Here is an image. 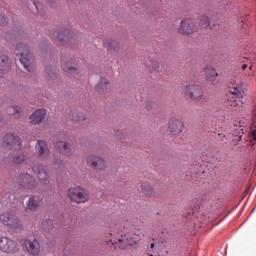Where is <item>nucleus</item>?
<instances>
[{
	"instance_id": "f257e3e1",
	"label": "nucleus",
	"mask_w": 256,
	"mask_h": 256,
	"mask_svg": "<svg viewBox=\"0 0 256 256\" xmlns=\"http://www.w3.org/2000/svg\"><path fill=\"white\" fill-rule=\"evenodd\" d=\"M16 55L20 57V63H22L24 69L29 73H33L35 71V58L33 54L29 52V46L25 44H18L16 46Z\"/></svg>"
},
{
	"instance_id": "f03ea898",
	"label": "nucleus",
	"mask_w": 256,
	"mask_h": 256,
	"mask_svg": "<svg viewBox=\"0 0 256 256\" xmlns=\"http://www.w3.org/2000/svg\"><path fill=\"white\" fill-rule=\"evenodd\" d=\"M143 239V232L139 229H131L124 234H121L120 238H116L119 243L120 249H127V247H133L137 245L139 240Z\"/></svg>"
},
{
	"instance_id": "7ed1b4c3",
	"label": "nucleus",
	"mask_w": 256,
	"mask_h": 256,
	"mask_svg": "<svg viewBox=\"0 0 256 256\" xmlns=\"http://www.w3.org/2000/svg\"><path fill=\"white\" fill-rule=\"evenodd\" d=\"M0 223L5 225L15 233H19V231H23V223L13 212H4L0 215Z\"/></svg>"
},
{
	"instance_id": "20e7f679",
	"label": "nucleus",
	"mask_w": 256,
	"mask_h": 256,
	"mask_svg": "<svg viewBox=\"0 0 256 256\" xmlns=\"http://www.w3.org/2000/svg\"><path fill=\"white\" fill-rule=\"evenodd\" d=\"M68 197L72 201V203H77L81 205V203H87L89 201V194L85 192V189L82 187H74L68 190Z\"/></svg>"
},
{
	"instance_id": "39448f33",
	"label": "nucleus",
	"mask_w": 256,
	"mask_h": 256,
	"mask_svg": "<svg viewBox=\"0 0 256 256\" xmlns=\"http://www.w3.org/2000/svg\"><path fill=\"white\" fill-rule=\"evenodd\" d=\"M88 167L94 169V171H105L107 169V161L101 158V156L90 154L86 157Z\"/></svg>"
},
{
	"instance_id": "423d86ee",
	"label": "nucleus",
	"mask_w": 256,
	"mask_h": 256,
	"mask_svg": "<svg viewBox=\"0 0 256 256\" xmlns=\"http://www.w3.org/2000/svg\"><path fill=\"white\" fill-rule=\"evenodd\" d=\"M0 251H3V253H17L19 251V244L9 237H1Z\"/></svg>"
},
{
	"instance_id": "0eeeda50",
	"label": "nucleus",
	"mask_w": 256,
	"mask_h": 256,
	"mask_svg": "<svg viewBox=\"0 0 256 256\" xmlns=\"http://www.w3.org/2000/svg\"><path fill=\"white\" fill-rule=\"evenodd\" d=\"M184 93L186 97H189V99H193V101H197V99H201L204 95L203 88H201L197 84L187 85Z\"/></svg>"
},
{
	"instance_id": "6e6552de",
	"label": "nucleus",
	"mask_w": 256,
	"mask_h": 256,
	"mask_svg": "<svg viewBox=\"0 0 256 256\" xmlns=\"http://www.w3.org/2000/svg\"><path fill=\"white\" fill-rule=\"evenodd\" d=\"M21 139L19 138V136H15L13 134H6L4 136V140H3V147H5V149H15V151L21 149Z\"/></svg>"
},
{
	"instance_id": "1a4fd4ad",
	"label": "nucleus",
	"mask_w": 256,
	"mask_h": 256,
	"mask_svg": "<svg viewBox=\"0 0 256 256\" xmlns=\"http://www.w3.org/2000/svg\"><path fill=\"white\" fill-rule=\"evenodd\" d=\"M35 152L42 161H49L51 153L49 152V146L44 140H38L35 145Z\"/></svg>"
},
{
	"instance_id": "9d476101",
	"label": "nucleus",
	"mask_w": 256,
	"mask_h": 256,
	"mask_svg": "<svg viewBox=\"0 0 256 256\" xmlns=\"http://www.w3.org/2000/svg\"><path fill=\"white\" fill-rule=\"evenodd\" d=\"M18 183L24 189H36L37 188V181L33 176L28 173H23L18 178Z\"/></svg>"
},
{
	"instance_id": "9b49d317",
	"label": "nucleus",
	"mask_w": 256,
	"mask_h": 256,
	"mask_svg": "<svg viewBox=\"0 0 256 256\" xmlns=\"http://www.w3.org/2000/svg\"><path fill=\"white\" fill-rule=\"evenodd\" d=\"M32 170L34 171V173L37 174V177H38L40 183H42V185H48L49 173L47 172V167H45L43 165H38L37 167L32 166Z\"/></svg>"
},
{
	"instance_id": "f8f14e48",
	"label": "nucleus",
	"mask_w": 256,
	"mask_h": 256,
	"mask_svg": "<svg viewBox=\"0 0 256 256\" xmlns=\"http://www.w3.org/2000/svg\"><path fill=\"white\" fill-rule=\"evenodd\" d=\"M178 31L182 35H191L195 33V22L191 19L182 20Z\"/></svg>"
},
{
	"instance_id": "ddd939ff",
	"label": "nucleus",
	"mask_w": 256,
	"mask_h": 256,
	"mask_svg": "<svg viewBox=\"0 0 256 256\" xmlns=\"http://www.w3.org/2000/svg\"><path fill=\"white\" fill-rule=\"evenodd\" d=\"M185 125L183 121L172 118L168 122V129L171 135H179V133H183Z\"/></svg>"
},
{
	"instance_id": "4468645a",
	"label": "nucleus",
	"mask_w": 256,
	"mask_h": 256,
	"mask_svg": "<svg viewBox=\"0 0 256 256\" xmlns=\"http://www.w3.org/2000/svg\"><path fill=\"white\" fill-rule=\"evenodd\" d=\"M24 247L30 255L38 256L41 253V245L37 240H25Z\"/></svg>"
},
{
	"instance_id": "2eb2a0df",
	"label": "nucleus",
	"mask_w": 256,
	"mask_h": 256,
	"mask_svg": "<svg viewBox=\"0 0 256 256\" xmlns=\"http://www.w3.org/2000/svg\"><path fill=\"white\" fill-rule=\"evenodd\" d=\"M47 116V111L45 109H38L29 117L30 123L32 125H39Z\"/></svg>"
},
{
	"instance_id": "dca6fc26",
	"label": "nucleus",
	"mask_w": 256,
	"mask_h": 256,
	"mask_svg": "<svg viewBox=\"0 0 256 256\" xmlns=\"http://www.w3.org/2000/svg\"><path fill=\"white\" fill-rule=\"evenodd\" d=\"M11 69V65H9V57L3 55L0 57V77L5 75L6 71Z\"/></svg>"
},
{
	"instance_id": "f3484780",
	"label": "nucleus",
	"mask_w": 256,
	"mask_h": 256,
	"mask_svg": "<svg viewBox=\"0 0 256 256\" xmlns=\"http://www.w3.org/2000/svg\"><path fill=\"white\" fill-rule=\"evenodd\" d=\"M95 89L98 93H102V94L107 93V91H109V80H107L106 78L101 77L100 82L95 87Z\"/></svg>"
},
{
	"instance_id": "a211bd4d",
	"label": "nucleus",
	"mask_w": 256,
	"mask_h": 256,
	"mask_svg": "<svg viewBox=\"0 0 256 256\" xmlns=\"http://www.w3.org/2000/svg\"><path fill=\"white\" fill-rule=\"evenodd\" d=\"M56 149H60V151H62V153H64V155H68L71 156L73 155V148L71 147V145L67 144V142H58L56 144Z\"/></svg>"
},
{
	"instance_id": "6ab92c4d",
	"label": "nucleus",
	"mask_w": 256,
	"mask_h": 256,
	"mask_svg": "<svg viewBox=\"0 0 256 256\" xmlns=\"http://www.w3.org/2000/svg\"><path fill=\"white\" fill-rule=\"evenodd\" d=\"M56 39L59 43L65 45V43H69V30L62 29L56 33Z\"/></svg>"
},
{
	"instance_id": "aec40b11",
	"label": "nucleus",
	"mask_w": 256,
	"mask_h": 256,
	"mask_svg": "<svg viewBox=\"0 0 256 256\" xmlns=\"http://www.w3.org/2000/svg\"><path fill=\"white\" fill-rule=\"evenodd\" d=\"M145 65L147 69L150 71V73H155L159 71V62L153 58L146 59Z\"/></svg>"
},
{
	"instance_id": "412c9836",
	"label": "nucleus",
	"mask_w": 256,
	"mask_h": 256,
	"mask_svg": "<svg viewBox=\"0 0 256 256\" xmlns=\"http://www.w3.org/2000/svg\"><path fill=\"white\" fill-rule=\"evenodd\" d=\"M39 205H41V202L39 201V197L32 196L28 200L27 209H29V211H37V209H39Z\"/></svg>"
},
{
	"instance_id": "4be33fe9",
	"label": "nucleus",
	"mask_w": 256,
	"mask_h": 256,
	"mask_svg": "<svg viewBox=\"0 0 256 256\" xmlns=\"http://www.w3.org/2000/svg\"><path fill=\"white\" fill-rule=\"evenodd\" d=\"M70 119L72 121H75L76 123H79L80 121H85V119H87V116L82 112L72 110L70 112Z\"/></svg>"
},
{
	"instance_id": "5701e85b",
	"label": "nucleus",
	"mask_w": 256,
	"mask_h": 256,
	"mask_svg": "<svg viewBox=\"0 0 256 256\" xmlns=\"http://www.w3.org/2000/svg\"><path fill=\"white\" fill-rule=\"evenodd\" d=\"M104 47L109 51H119V43L115 40L107 39L104 41Z\"/></svg>"
},
{
	"instance_id": "b1692460",
	"label": "nucleus",
	"mask_w": 256,
	"mask_h": 256,
	"mask_svg": "<svg viewBox=\"0 0 256 256\" xmlns=\"http://www.w3.org/2000/svg\"><path fill=\"white\" fill-rule=\"evenodd\" d=\"M204 73L209 81H214V79L217 78V71H215V68L211 66H207L204 69Z\"/></svg>"
},
{
	"instance_id": "393cba45",
	"label": "nucleus",
	"mask_w": 256,
	"mask_h": 256,
	"mask_svg": "<svg viewBox=\"0 0 256 256\" xmlns=\"http://www.w3.org/2000/svg\"><path fill=\"white\" fill-rule=\"evenodd\" d=\"M25 161H27V155L25 154H14L12 156V163H15V165H21Z\"/></svg>"
},
{
	"instance_id": "a878e982",
	"label": "nucleus",
	"mask_w": 256,
	"mask_h": 256,
	"mask_svg": "<svg viewBox=\"0 0 256 256\" xmlns=\"http://www.w3.org/2000/svg\"><path fill=\"white\" fill-rule=\"evenodd\" d=\"M141 193H143V195H153L155 191L153 190V187L149 183L143 182L141 184Z\"/></svg>"
},
{
	"instance_id": "bb28decb",
	"label": "nucleus",
	"mask_w": 256,
	"mask_h": 256,
	"mask_svg": "<svg viewBox=\"0 0 256 256\" xmlns=\"http://www.w3.org/2000/svg\"><path fill=\"white\" fill-rule=\"evenodd\" d=\"M62 69L66 72V73H75L77 71V67H75V65H73L72 62H62Z\"/></svg>"
},
{
	"instance_id": "cd10ccee",
	"label": "nucleus",
	"mask_w": 256,
	"mask_h": 256,
	"mask_svg": "<svg viewBox=\"0 0 256 256\" xmlns=\"http://www.w3.org/2000/svg\"><path fill=\"white\" fill-rule=\"evenodd\" d=\"M12 117H14V119H20L21 116L23 115V110H21V107L19 106H12Z\"/></svg>"
},
{
	"instance_id": "c85d7f7f",
	"label": "nucleus",
	"mask_w": 256,
	"mask_h": 256,
	"mask_svg": "<svg viewBox=\"0 0 256 256\" xmlns=\"http://www.w3.org/2000/svg\"><path fill=\"white\" fill-rule=\"evenodd\" d=\"M43 231H51L53 229V222L51 220H45L41 224Z\"/></svg>"
},
{
	"instance_id": "c756f323",
	"label": "nucleus",
	"mask_w": 256,
	"mask_h": 256,
	"mask_svg": "<svg viewBox=\"0 0 256 256\" xmlns=\"http://www.w3.org/2000/svg\"><path fill=\"white\" fill-rule=\"evenodd\" d=\"M200 25L204 29L209 27V25H211V20L209 19V16H201V18H200Z\"/></svg>"
},
{
	"instance_id": "7c9ffc66",
	"label": "nucleus",
	"mask_w": 256,
	"mask_h": 256,
	"mask_svg": "<svg viewBox=\"0 0 256 256\" xmlns=\"http://www.w3.org/2000/svg\"><path fill=\"white\" fill-rule=\"evenodd\" d=\"M46 73L48 77H50V79H57V74L55 73V70L53 69V67L51 66L46 67Z\"/></svg>"
},
{
	"instance_id": "2f4dec72",
	"label": "nucleus",
	"mask_w": 256,
	"mask_h": 256,
	"mask_svg": "<svg viewBox=\"0 0 256 256\" xmlns=\"http://www.w3.org/2000/svg\"><path fill=\"white\" fill-rule=\"evenodd\" d=\"M230 92L232 93V95H235L236 97H243L240 87L235 86L230 90Z\"/></svg>"
},
{
	"instance_id": "473e14b6",
	"label": "nucleus",
	"mask_w": 256,
	"mask_h": 256,
	"mask_svg": "<svg viewBox=\"0 0 256 256\" xmlns=\"http://www.w3.org/2000/svg\"><path fill=\"white\" fill-rule=\"evenodd\" d=\"M55 169H61L63 167V161L54 159L52 160Z\"/></svg>"
},
{
	"instance_id": "72a5a7b5",
	"label": "nucleus",
	"mask_w": 256,
	"mask_h": 256,
	"mask_svg": "<svg viewBox=\"0 0 256 256\" xmlns=\"http://www.w3.org/2000/svg\"><path fill=\"white\" fill-rule=\"evenodd\" d=\"M5 23H6L5 16H3V14H0V25H5Z\"/></svg>"
},
{
	"instance_id": "f704fd0d",
	"label": "nucleus",
	"mask_w": 256,
	"mask_h": 256,
	"mask_svg": "<svg viewBox=\"0 0 256 256\" xmlns=\"http://www.w3.org/2000/svg\"><path fill=\"white\" fill-rule=\"evenodd\" d=\"M146 109L147 111H149L150 109H153V103L149 102L148 104H146Z\"/></svg>"
},
{
	"instance_id": "c9c22d12",
	"label": "nucleus",
	"mask_w": 256,
	"mask_h": 256,
	"mask_svg": "<svg viewBox=\"0 0 256 256\" xmlns=\"http://www.w3.org/2000/svg\"><path fill=\"white\" fill-rule=\"evenodd\" d=\"M34 5H35V7H36L37 11H39V2L34 1Z\"/></svg>"
},
{
	"instance_id": "e433bc0d",
	"label": "nucleus",
	"mask_w": 256,
	"mask_h": 256,
	"mask_svg": "<svg viewBox=\"0 0 256 256\" xmlns=\"http://www.w3.org/2000/svg\"><path fill=\"white\" fill-rule=\"evenodd\" d=\"M110 235L117 236V231H115V230H111Z\"/></svg>"
},
{
	"instance_id": "4c0bfd02",
	"label": "nucleus",
	"mask_w": 256,
	"mask_h": 256,
	"mask_svg": "<svg viewBox=\"0 0 256 256\" xmlns=\"http://www.w3.org/2000/svg\"><path fill=\"white\" fill-rule=\"evenodd\" d=\"M112 245H117V240H110Z\"/></svg>"
},
{
	"instance_id": "58836bf2",
	"label": "nucleus",
	"mask_w": 256,
	"mask_h": 256,
	"mask_svg": "<svg viewBox=\"0 0 256 256\" xmlns=\"http://www.w3.org/2000/svg\"><path fill=\"white\" fill-rule=\"evenodd\" d=\"M242 69L245 71V69H247V64H243Z\"/></svg>"
},
{
	"instance_id": "ea45409f",
	"label": "nucleus",
	"mask_w": 256,
	"mask_h": 256,
	"mask_svg": "<svg viewBox=\"0 0 256 256\" xmlns=\"http://www.w3.org/2000/svg\"><path fill=\"white\" fill-rule=\"evenodd\" d=\"M150 249H155V243H152V244L150 245Z\"/></svg>"
},
{
	"instance_id": "a19ab883",
	"label": "nucleus",
	"mask_w": 256,
	"mask_h": 256,
	"mask_svg": "<svg viewBox=\"0 0 256 256\" xmlns=\"http://www.w3.org/2000/svg\"><path fill=\"white\" fill-rule=\"evenodd\" d=\"M229 3H233V0H228L227 5H229Z\"/></svg>"
},
{
	"instance_id": "79ce46f5",
	"label": "nucleus",
	"mask_w": 256,
	"mask_h": 256,
	"mask_svg": "<svg viewBox=\"0 0 256 256\" xmlns=\"http://www.w3.org/2000/svg\"><path fill=\"white\" fill-rule=\"evenodd\" d=\"M2 121H3V118L0 116V123H2Z\"/></svg>"
},
{
	"instance_id": "37998d69",
	"label": "nucleus",
	"mask_w": 256,
	"mask_h": 256,
	"mask_svg": "<svg viewBox=\"0 0 256 256\" xmlns=\"http://www.w3.org/2000/svg\"><path fill=\"white\" fill-rule=\"evenodd\" d=\"M241 137H242V136L239 137V140H240V141H241Z\"/></svg>"
},
{
	"instance_id": "c03bdc74",
	"label": "nucleus",
	"mask_w": 256,
	"mask_h": 256,
	"mask_svg": "<svg viewBox=\"0 0 256 256\" xmlns=\"http://www.w3.org/2000/svg\"><path fill=\"white\" fill-rule=\"evenodd\" d=\"M149 256H153V254H150Z\"/></svg>"
},
{
	"instance_id": "a18cd8bd",
	"label": "nucleus",
	"mask_w": 256,
	"mask_h": 256,
	"mask_svg": "<svg viewBox=\"0 0 256 256\" xmlns=\"http://www.w3.org/2000/svg\"><path fill=\"white\" fill-rule=\"evenodd\" d=\"M253 135H255V132H253Z\"/></svg>"
}]
</instances>
